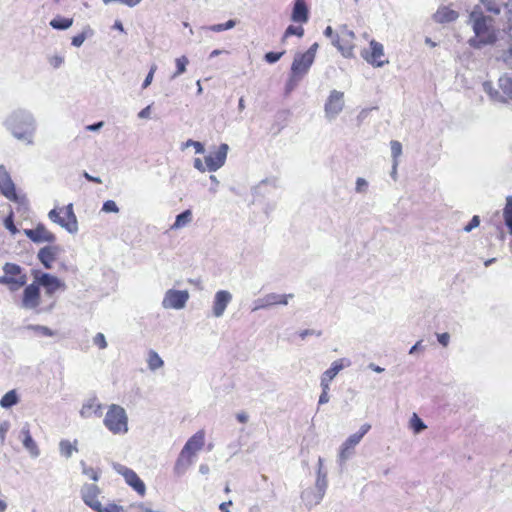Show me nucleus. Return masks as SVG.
Masks as SVG:
<instances>
[{"instance_id": "nucleus-37", "label": "nucleus", "mask_w": 512, "mask_h": 512, "mask_svg": "<svg viewBox=\"0 0 512 512\" xmlns=\"http://www.w3.org/2000/svg\"><path fill=\"white\" fill-rule=\"evenodd\" d=\"M486 10L494 14H499L501 11L500 0H481Z\"/></svg>"}, {"instance_id": "nucleus-20", "label": "nucleus", "mask_w": 512, "mask_h": 512, "mask_svg": "<svg viewBox=\"0 0 512 512\" xmlns=\"http://www.w3.org/2000/svg\"><path fill=\"white\" fill-rule=\"evenodd\" d=\"M80 415L83 418H91L93 416L100 418L103 415L102 405L96 398H89L83 403Z\"/></svg>"}, {"instance_id": "nucleus-45", "label": "nucleus", "mask_w": 512, "mask_h": 512, "mask_svg": "<svg viewBox=\"0 0 512 512\" xmlns=\"http://www.w3.org/2000/svg\"><path fill=\"white\" fill-rule=\"evenodd\" d=\"M410 423L411 427L414 429L416 433L420 432L425 428L423 421L416 414L413 415Z\"/></svg>"}, {"instance_id": "nucleus-34", "label": "nucleus", "mask_w": 512, "mask_h": 512, "mask_svg": "<svg viewBox=\"0 0 512 512\" xmlns=\"http://www.w3.org/2000/svg\"><path fill=\"white\" fill-rule=\"evenodd\" d=\"M18 403V396L15 390L8 391L1 399L0 405L3 408H10Z\"/></svg>"}, {"instance_id": "nucleus-52", "label": "nucleus", "mask_w": 512, "mask_h": 512, "mask_svg": "<svg viewBox=\"0 0 512 512\" xmlns=\"http://www.w3.org/2000/svg\"><path fill=\"white\" fill-rule=\"evenodd\" d=\"M505 8L507 21L512 26V0H508L505 3Z\"/></svg>"}, {"instance_id": "nucleus-3", "label": "nucleus", "mask_w": 512, "mask_h": 512, "mask_svg": "<svg viewBox=\"0 0 512 512\" xmlns=\"http://www.w3.org/2000/svg\"><path fill=\"white\" fill-rule=\"evenodd\" d=\"M204 444V430L197 431L187 440L175 463V470L177 473L184 472L190 465H192L195 455L204 447Z\"/></svg>"}, {"instance_id": "nucleus-8", "label": "nucleus", "mask_w": 512, "mask_h": 512, "mask_svg": "<svg viewBox=\"0 0 512 512\" xmlns=\"http://www.w3.org/2000/svg\"><path fill=\"white\" fill-rule=\"evenodd\" d=\"M354 40V32L348 29L346 25H343L337 30L336 36L333 39V44L337 47L343 56L351 57L353 56V51L355 48Z\"/></svg>"}, {"instance_id": "nucleus-21", "label": "nucleus", "mask_w": 512, "mask_h": 512, "mask_svg": "<svg viewBox=\"0 0 512 512\" xmlns=\"http://www.w3.org/2000/svg\"><path fill=\"white\" fill-rule=\"evenodd\" d=\"M59 253V248L57 246H45L41 248L38 252V259L44 265L46 269L52 268V263L56 259Z\"/></svg>"}, {"instance_id": "nucleus-30", "label": "nucleus", "mask_w": 512, "mask_h": 512, "mask_svg": "<svg viewBox=\"0 0 512 512\" xmlns=\"http://www.w3.org/2000/svg\"><path fill=\"white\" fill-rule=\"evenodd\" d=\"M503 217L510 234H512V196H509L506 199V204L503 209Z\"/></svg>"}, {"instance_id": "nucleus-7", "label": "nucleus", "mask_w": 512, "mask_h": 512, "mask_svg": "<svg viewBox=\"0 0 512 512\" xmlns=\"http://www.w3.org/2000/svg\"><path fill=\"white\" fill-rule=\"evenodd\" d=\"M500 91L493 87L491 82H484L483 88L491 99L501 102L512 100V76L503 75L498 79Z\"/></svg>"}, {"instance_id": "nucleus-27", "label": "nucleus", "mask_w": 512, "mask_h": 512, "mask_svg": "<svg viewBox=\"0 0 512 512\" xmlns=\"http://www.w3.org/2000/svg\"><path fill=\"white\" fill-rule=\"evenodd\" d=\"M458 17V14L449 8L443 7L439 9L435 14V19L437 22H451L454 21Z\"/></svg>"}, {"instance_id": "nucleus-2", "label": "nucleus", "mask_w": 512, "mask_h": 512, "mask_svg": "<svg viewBox=\"0 0 512 512\" xmlns=\"http://www.w3.org/2000/svg\"><path fill=\"white\" fill-rule=\"evenodd\" d=\"M470 20L475 33V37L470 40L472 46L479 48L496 42L497 34L493 18L484 15L481 11H472Z\"/></svg>"}, {"instance_id": "nucleus-23", "label": "nucleus", "mask_w": 512, "mask_h": 512, "mask_svg": "<svg viewBox=\"0 0 512 512\" xmlns=\"http://www.w3.org/2000/svg\"><path fill=\"white\" fill-rule=\"evenodd\" d=\"M343 369L342 360L334 361L331 367L326 370L321 377V387L325 389H329L330 382L334 379V377L339 373L340 370Z\"/></svg>"}, {"instance_id": "nucleus-24", "label": "nucleus", "mask_w": 512, "mask_h": 512, "mask_svg": "<svg viewBox=\"0 0 512 512\" xmlns=\"http://www.w3.org/2000/svg\"><path fill=\"white\" fill-rule=\"evenodd\" d=\"M62 211H64V214L67 218V223H65L64 229L67 230L71 234L76 233L78 231V222H77L76 215L74 214V211H73V205L72 204L67 205L64 209H62Z\"/></svg>"}, {"instance_id": "nucleus-19", "label": "nucleus", "mask_w": 512, "mask_h": 512, "mask_svg": "<svg viewBox=\"0 0 512 512\" xmlns=\"http://www.w3.org/2000/svg\"><path fill=\"white\" fill-rule=\"evenodd\" d=\"M291 20L293 22L304 24L309 20V9L306 0H295Z\"/></svg>"}, {"instance_id": "nucleus-43", "label": "nucleus", "mask_w": 512, "mask_h": 512, "mask_svg": "<svg viewBox=\"0 0 512 512\" xmlns=\"http://www.w3.org/2000/svg\"><path fill=\"white\" fill-rule=\"evenodd\" d=\"M96 512H125V509L122 506L110 503L106 506L101 505L99 510H96Z\"/></svg>"}, {"instance_id": "nucleus-26", "label": "nucleus", "mask_w": 512, "mask_h": 512, "mask_svg": "<svg viewBox=\"0 0 512 512\" xmlns=\"http://www.w3.org/2000/svg\"><path fill=\"white\" fill-rule=\"evenodd\" d=\"M192 221V211L187 209L177 215L175 222L172 224L171 229L177 230L185 227Z\"/></svg>"}, {"instance_id": "nucleus-14", "label": "nucleus", "mask_w": 512, "mask_h": 512, "mask_svg": "<svg viewBox=\"0 0 512 512\" xmlns=\"http://www.w3.org/2000/svg\"><path fill=\"white\" fill-rule=\"evenodd\" d=\"M228 149V145L222 143L217 148V150L210 152L205 157V162L207 164L208 171L214 172L224 165L227 158Z\"/></svg>"}, {"instance_id": "nucleus-35", "label": "nucleus", "mask_w": 512, "mask_h": 512, "mask_svg": "<svg viewBox=\"0 0 512 512\" xmlns=\"http://www.w3.org/2000/svg\"><path fill=\"white\" fill-rule=\"evenodd\" d=\"M59 449H60V453L65 456L66 458H70L73 454V452H77L78 449L76 447V445H73L70 441L68 440H62L60 441L59 443Z\"/></svg>"}, {"instance_id": "nucleus-29", "label": "nucleus", "mask_w": 512, "mask_h": 512, "mask_svg": "<svg viewBox=\"0 0 512 512\" xmlns=\"http://www.w3.org/2000/svg\"><path fill=\"white\" fill-rule=\"evenodd\" d=\"M303 35H304V28L302 27V24L297 25V26H295V25H289V26L286 28V30H285V32H284V34H283L282 38H281V42H282V43H285V42H286V40H287L289 37H291V36H296V37H298V38H301V37H303Z\"/></svg>"}, {"instance_id": "nucleus-13", "label": "nucleus", "mask_w": 512, "mask_h": 512, "mask_svg": "<svg viewBox=\"0 0 512 512\" xmlns=\"http://www.w3.org/2000/svg\"><path fill=\"white\" fill-rule=\"evenodd\" d=\"M35 280L39 287H44L47 296H52L56 291L65 289V284L59 278L49 273L36 275Z\"/></svg>"}, {"instance_id": "nucleus-6", "label": "nucleus", "mask_w": 512, "mask_h": 512, "mask_svg": "<svg viewBox=\"0 0 512 512\" xmlns=\"http://www.w3.org/2000/svg\"><path fill=\"white\" fill-rule=\"evenodd\" d=\"M104 425L114 434L125 433L127 431L126 411L119 405L112 404L104 418Z\"/></svg>"}, {"instance_id": "nucleus-63", "label": "nucleus", "mask_w": 512, "mask_h": 512, "mask_svg": "<svg viewBox=\"0 0 512 512\" xmlns=\"http://www.w3.org/2000/svg\"><path fill=\"white\" fill-rule=\"evenodd\" d=\"M314 331L310 329H305L299 333L301 339H305L307 336L313 335Z\"/></svg>"}, {"instance_id": "nucleus-57", "label": "nucleus", "mask_w": 512, "mask_h": 512, "mask_svg": "<svg viewBox=\"0 0 512 512\" xmlns=\"http://www.w3.org/2000/svg\"><path fill=\"white\" fill-rule=\"evenodd\" d=\"M328 391L329 389L322 388V393L319 397V404H325L329 401Z\"/></svg>"}, {"instance_id": "nucleus-32", "label": "nucleus", "mask_w": 512, "mask_h": 512, "mask_svg": "<svg viewBox=\"0 0 512 512\" xmlns=\"http://www.w3.org/2000/svg\"><path fill=\"white\" fill-rule=\"evenodd\" d=\"M73 24L72 18H61L57 17L50 21V25L52 28L57 30H66L70 28Z\"/></svg>"}, {"instance_id": "nucleus-58", "label": "nucleus", "mask_w": 512, "mask_h": 512, "mask_svg": "<svg viewBox=\"0 0 512 512\" xmlns=\"http://www.w3.org/2000/svg\"><path fill=\"white\" fill-rule=\"evenodd\" d=\"M367 186V182L363 178H358L356 181V190L358 192L363 191V188Z\"/></svg>"}, {"instance_id": "nucleus-61", "label": "nucleus", "mask_w": 512, "mask_h": 512, "mask_svg": "<svg viewBox=\"0 0 512 512\" xmlns=\"http://www.w3.org/2000/svg\"><path fill=\"white\" fill-rule=\"evenodd\" d=\"M154 69H151L143 83V87H147L153 79Z\"/></svg>"}, {"instance_id": "nucleus-56", "label": "nucleus", "mask_w": 512, "mask_h": 512, "mask_svg": "<svg viewBox=\"0 0 512 512\" xmlns=\"http://www.w3.org/2000/svg\"><path fill=\"white\" fill-rule=\"evenodd\" d=\"M103 126H104V122H103V121H100V122H97V123H94V124L88 125V126L86 127V129H87L88 131L96 132V131H99Z\"/></svg>"}, {"instance_id": "nucleus-38", "label": "nucleus", "mask_w": 512, "mask_h": 512, "mask_svg": "<svg viewBox=\"0 0 512 512\" xmlns=\"http://www.w3.org/2000/svg\"><path fill=\"white\" fill-rule=\"evenodd\" d=\"M81 466H82V473L86 476H88L91 480H93L94 482L98 481L99 479V473L97 470H95L94 468L92 467H88L84 461H81Z\"/></svg>"}, {"instance_id": "nucleus-9", "label": "nucleus", "mask_w": 512, "mask_h": 512, "mask_svg": "<svg viewBox=\"0 0 512 512\" xmlns=\"http://www.w3.org/2000/svg\"><path fill=\"white\" fill-rule=\"evenodd\" d=\"M362 58L374 67H382L388 63V59L385 57L384 47L381 43L376 40L369 42V48L361 51Z\"/></svg>"}, {"instance_id": "nucleus-44", "label": "nucleus", "mask_w": 512, "mask_h": 512, "mask_svg": "<svg viewBox=\"0 0 512 512\" xmlns=\"http://www.w3.org/2000/svg\"><path fill=\"white\" fill-rule=\"evenodd\" d=\"M102 211L105 213H117L119 212V208L115 201L107 200L102 206Z\"/></svg>"}, {"instance_id": "nucleus-31", "label": "nucleus", "mask_w": 512, "mask_h": 512, "mask_svg": "<svg viewBox=\"0 0 512 512\" xmlns=\"http://www.w3.org/2000/svg\"><path fill=\"white\" fill-rule=\"evenodd\" d=\"M287 296L281 294H269L265 297V304L261 307H267L272 305H286Z\"/></svg>"}, {"instance_id": "nucleus-39", "label": "nucleus", "mask_w": 512, "mask_h": 512, "mask_svg": "<svg viewBox=\"0 0 512 512\" xmlns=\"http://www.w3.org/2000/svg\"><path fill=\"white\" fill-rule=\"evenodd\" d=\"M48 217L51 221L57 223L58 225H60L62 228H64V225L65 223H67V218L66 216H63L61 217L60 216V213L56 210V209H52L49 213H48Z\"/></svg>"}, {"instance_id": "nucleus-64", "label": "nucleus", "mask_w": 512, "mask_h": 512, "mask_svg": "<svg viewBox=\"0 0 512 512\" xmlns=\"http://www.w3.org/2000/svg\"><path fill=\"white\" fill-rule=\"evenodd\" d=\"M193 146L195 147V150L197 153H203L204 147L200 142H192Z\"/></svg>"}, {"instance_id": "nucleus-17", "label": "nucleus", "mask_w": 512, "mask_h": 512, "mask_svg": "<svg viewBox=\"0 0 512 512\" xmlns=\"http://www.w3.org/2000/svg\"><path fill=\"white\" fill-rule=\"evenodd\" d=\"M26 236L35 243L54 242L56 237L43 225H38L35 229H26Z\"/></svg>"}, {"instance_id": "nucleus-33", "label": "nucleus", "mask_w": 512, "mask_h": 512, "mask_svg": "<svg viewBox=\"0 0 512 512\" xmlns=\"http://www.w3.org/2000/svg\"><path fill=\"white\" fill-rule=\"evenodd\" d=\"M147 363H148V367L151 370H156L158 368H161L164 364L161 357L153 350H150L148 352Z\"/></svg>"}, {"instance_id": "nucleus-55", "label": "nucleus", "mask_w": 512, "mask_h": 512, "mask_svg": "<svg viewBox=\"0 0 512 512\" xmlns=\"http://www.w3.org/2000/svg\"><path fill=\"white\" fill-rule=\"evenodd\" d=\"M450 336L448 333L438 334V341L443 346H447L449 343Z\"/></svg>"}, {"instance_id": "nucleus-50", "label": "nucleus", "mask_w": 512, "mask_h": 512, "mask_svg": "<svg viewBox=\"0 0 512 512\" xmlns=\"http://www.w3.org/2000/svg\"><path fill=\"white\" fill-rule=\"evenodd\" d=\"M63 62H64L63 57H61L59 55H55V56H52L49 58V63L54 68L60 67L63 64Z\"/></svg>"}, {"instance_id": "nucleus-10", "label": "nucleus", "mask_w": 512, "mask_h": 512, "mask_svg": "<svg viewBox=\"0 0 512 512\" xmlns=\"http://www.w3.org/2000/svg\"><path fill=\"white\" fill-rule=\"evenodd\" d=\"M40 303V287L35 280L31 284L25 285L21 301V307L26 310H35L39 307Z\"/></svg>"}, {"instance_id": "nucleus-11", "label": "nucleus", "mask_w": 512, "mask_h": 512, "mask_svg": "<svg viewBox=\"0 0 512 512\" xmlns=\"http://www.w3.org/2000/svg\"><path fill=\"white\" fill-rule=\"evenodd\" d=\"M189 299L187 290L170 289L165 293L162 305L166 309H182Z\"/></svg>"}, {"instance_id": "nucleus-54", "label": "nucleus", "mask_w": 512, "mask_h": 512, "mask_svg": "<svg viewBox=\"0 0 512 512\" xmlns=\"http://www.w3.org/2000/svg\"><path fill=\"white\" fill-rule=\"evenodd\" d=\"M113 466L119 474L124 476L126 482L128 483V469L126 467H124L120 464H116V463Z\"/></svg>"}, {"instance_id": "nucleus-12", "label": "nucleus", "mask_w": 512, "mask_h": 512, "mask_svg": "<svg viewBox=\"0 0 512 512\" xmlns=\"http://www.w3.org/2000/svg\"><path fill=\"white\" fill-rule=\"evenodd\" d=\"M83 502L92 510H99L102 505L99 496L101 489L95 483H84L80 490Z\"/></svg>"}, {"instance_id": "nucleus-40", "label": "nucleus", "mask_w": 512, "mask_h": 512, "mask_svg": "<svg viewBox=\"0 0 512 512\" xmlns=\"http://www.w3.org/2000/svg\"><path fill=\"white\" fill-rule=\"evenodd\" d=\"M27 328L30 329V330H33L35 332H39L42 335L47 336V337H52V336L55 335V332L53 330H51L49 327H47V326H43V325H29Z\"/></svg>"}, {"instance_id": "nucleus-18", "label": "nucleus", "mask_w": 512, "mask_h": 512, "mask_svg": "<svg viewBox=\"0 0 512 512\" xmlns=\"http://www.w3.org/2000/svg\"><path fill=\"white\" fill-rule=\"evenodd\" d=\"M231 300L232 295L228 291L220 290L216 292L212 307L213 315L215 317L222 316Z\"/></svg>"}, {"instance_id": "nucleus-41", "label": "nucleus", "mask_w": 512, "mask_h": 512, "mask_svg": "<svg viewBox=\"0 0 512 512\" xmlns=\"http://www.w3.org/2000/svg\"><path fill=\"white\" fill-rule=\"evenodd\" d=\"M235 24L236 22L234 20H228L226 23L223 24L212 25L209 27V29L213 32H221L233 28Z\"/></svg>"}, {"instance_id": "nucleus-49", "label": "nucleus", "mask_w": 512, "mask_h": 512, "mask_svg": "<svg viewBox=\"0 0 512 512\" xmlns=\"http://www.w3.org/2000/svg\"><path fill=\"white\" fill-rule=\"evenodd\" d=\"M480 224V218L479 216L475 215L472 217L470 222L464 227V231L470 232L472 229L478 227Z\"/></svg>"}, {"instance_id": "nucleus-4", "label": "nucleus", "mask_w": 512, "mask_h": 512, "mask_svg": "<svg viewBox=\"0 0 512 512\" xmlns=\"http://www.w3.org/2000/svg\"><path fill=\"white\" fill-rule=\"evenodd\" d=\"M2 270L0 284L7 286L10 291H17L26 285L27 275L18 264L7 262L3 265Z\"/></svg>"}, {"instance_id": "nucleus-47", "label": "nucleus", "mask_w": 512, "mask_h": 512, "mask_svg": "<svg viewBox=\"0 0 512 512\" xmlns=\"http://www.w3.org/2000/svg\"><path fill=\"white\" fill-rule=\"evenodd\" d=\"M93 343L97 345L100 349H104L107 347V342L103 333H97L93 338Z\"/></svg>"}, {"instance_id": "nucleus-36", "label": "nucleus", "mask_w": 512, "mask_h": 512, "mask_svg": "<svg viewBox=\"0 0 512 512\" xmlns=\"http://www.w3.org/2000/svg\"><path fill=\"white\" fill-rule=\"evenodd\" d=\"M189 63L188 58L186 56H181L179 58H176L175 64H176V71L173 74V77H177L181 74H183L186 71V66Z\"/></svg>"}, {"instance_id": "nucleus-60", "label": "nucleus", "mask_w": 512, "mask_h": 512, "mask_svg": "<svg viewBox=\"0 0 512 512\" xmlns=\"http://www.w3.org/2000/svg\"><path fill=\"white\" fill-rule=\"evenodd\" d=\"M232 505V501H228V502H223L220 504L219 506V509L221 510V512H230L229 510V506Z\"/></svg>"}, {"instance_id": "nucleus-28", "label": "nucleus", "mask_w": 512, "mask_h": 512, "mask_svg": "<svg viewBox=\"0 0 512 512\" xmlns=\"http://www.w3.org/2000/svg\"><path fill=\"white\" fill-rule=\"evenodd\" d=\"M130 487H132L139 496L143 497L146 492V486L139 476L130 470Z\"/></svg>"}, {"instance_id": "nucleus-1", "label": "nucleus", "mask_w": 512, "mask_h": 512, "mask_svg": "<svg viewBox=\"0 0 512 512\" xmlns=\"http://www.w3.org/2000/svg\"><path fill=\"white\" fill-rule=\"evenodd\" d=\"M5 124L15 138L27 144L33 143L36 122L30 112L23 109L15 110L6 119Z\"/></svg>"}, {"instance_id": "nucleus-48", "label": "nucleus", "mask_w": 512, "mask_h": 512, "mask_svg": "<svg viewBox=\"0 0 512 512\" xmlns=\"http://www.w3.org/2000/svg\"><path fill=\"white\" fill-rule=\"evenodd\" d=\"M4 226L6 229H8L11 234L15 235L18 230L16 228V226L14 225V222H13V218L12 216H8L5 220H4Z\"/></svg>"}, {"instance_id": "nucleus-46", "label": "nucleus", "mask_w": 512, "mask_h": 512, "mask_svg": "<svg viewBox=\"0 0 512 512\" xmlns=\"http://www.w3.org/2000/svg\"><path fill=\"white\" fill-rule=\"evenodd\" d=\"M284 51L282 52H267L264 56L265 60L268 62V63H275L277 62L283 55H284Z\"/></svg>"}, {"instance_id": "nucleus-22", "label": "nucleus", "mask_w": 512, "mask_h": 512, "mask_svg": "<svg viewBox=\"0 0 512 512\" xmlns=\"http://www.w3.org/2000/svg\"><path fill=\"white\" fill-rule=\"evenodd\" d=\"M21 434L23 436L22 443L24 448L29 452L31 457H38L40 455V450L37 443L32 438L27 425L22 428Z\"/></svg>"}, {"instance_id": "nucleus-59", "label": "nucleus", "mask_w": 512, "mask_h": 512, "mask_svg": "<svg viewBox=\"0 0 512 512\" xmlns=\"http://www.w3.org/2000/svg\"><path fill=\"white\" fill-rule=\"evenodd\" d=\"M83 176H84L88 181L95 182V183H102V180H101L99 177H94V176L90 175V174H89V173H87V172H84Z\"/></svg>"}, {"instance_id": "nucleus-16", "label": "nucleus", "mask_w": 512, "mask_h": 512, "mask_svg": "<svg viewBox=\"0 0 512 512\" xmlns=\"http://www.w3.org/2000/svg\"><path fill=\"white\" fill-rule=\"evenodd\" d=\"M344 107V93L333 90L325 104V112L328 117H335Z\"/></svg>"}, {"instance_id": "nucleus-5", "label": "nucleus", "mask_w": 512, "mask_h": 512, "mask_svg": "<svg viewBox=\"0 0 512 512\" xmlns=\"http://www.w3.org/2000/svg\"><path fill=\"white\" fill-rule=\"evenodd\" d=\"M318 49V44H312L309 49L304 53L295 55L291 65V79L294 81L300 80L310 69L314 62L315 55Z\"/></svg>"}, {"instance_id": "nucleus-51", "label": "nucleus", "mask_w": 512, "mask_h": 512, "mask_svg": "<svg viewBox=\"0 0 512 512\" xmlns=\"http://www.w3.org/2000/svg\"><path fill=\"white\" fill-rule=\"evenodd\" d=\"M86 39L84 33L78 34L72 38V45L75 47H80Z\"/></svg>"}, {"instance_id": "nucleus-15", "label": "nucleus", "mask_w": 512, "mask_h": 512, "mask_svg": "<svg viewBox=\"0 0 512 512\" xmlns=\"http://www.w3.org/2000/svg\"><path fill=\"white\" fill-rule=\"evenodd\" d=\"M371 426L369 424H364L360 428L358 433H355L348 437V439L342 444L340 450V458L345 460L352 453L355 446L361 441L363 436L370 430Z\"/></svg>"}, {"instance_id": "nucleus-62", "label": "nucleus", "mask_w": 512, "mask_h": 512, "mask_svg": "<svg viewBox=\"0 0 512 512\" xmlns=\"http://www.w3.org/2000/svg\"><path fill=\"white\" fill-rule=\"evenodd\" d=\"M236 418L240 423H246L248 421V416L244 412L238 413Z\"/></svg>"}, {"instance_id": "nucleus-25", "label": "nucleus", "mask_w": 512, "mask_h": 512, "mask_svg": "<svg viewBox=\"0 0 512 512\" xmlns=\"http://www.w3.org/2000/svg\"><path fill=\"white\" fill-rule=\"evenodd\" d=\"M0 191L7 199L11 201L17 200L15 185L10 176H7V178L3 180V185L2 187L0 186Z\"/></svg>"}, {"instance_id": "nucleus-42", "label": "nucleus", "mask_w": 512, "mask_h": 512, "mask_svg": "<svg viewBox=\"0 0 512 512\" xmlns=\"http://www.w3.org/2000/svg\"><path fill=\"white\" fill-rule=\"evenodd\" d=\"M390 147H391L392 156L396 163L397 158L402 154V145L399 141L393 140L390 143Z\"/></svg>"}, {"instance_id": "nucleus-53", "label": "nucleus", "mask_w": 512, "mask_h": 512, "mask_svg": "<svg viewBox=\"0 0 512 512\" xmlns=\"http://www.w3.org/2000/svg\"><path fill=\"white\" fill-rule=\"evenodd\" d=\"M194 167L200 172L208 171L206 162L203 163L202 160L199 158H196L194 160Z\"/></svg>"}]
</instances>
